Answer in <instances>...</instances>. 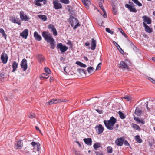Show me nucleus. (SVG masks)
Listing matches in <instances>:
<instances>
[{
    "label": "nucleus",
    "mask_w": 155,
    "mask_h": 155,
    "mask_svg": "<svg viewBox=\"0 0 155 155\" xmlns=\"http://www.w3.org/2000/svg\"><path fill=\"white\" fill-rule=\"evenodd\" d=\"M38 17L44 21L46 20L47 18L46 15H38Z\"/></svg>",
    "instance_id": "nucleus-28"
},
{
    "label": "nucleus",
    "mask_w": 155,
    "mask_h": 155,
    "mask_svg": "<svg viewBox=\"0 0 155 155\" xmlns=\"http://www.w3.org/2000/svg\"><path fill=\"white\" fill-rule=\"evenodd\" d=\"M50 82H53V78L52 77H51L50 79Z\"/></svg>",
    "instance_id": "nucleus-59"
},
{
    "label": "nucleus",
    "mask_w": 155,
    "mask_h": 155,
    "mask_svg": "<svg viewBox=\"0 0 155 155\" xmlns=\"http://www.w3.org/2000/svg\"><path fill=\"white\" fill-rule=\"evenodd\" d=\"M84 59L86 61H88V59L86 57L84 56L83 57Z\"/></svg>",
    "instance_id": "nucleus-58"
},
{
    "label": "nucleus",
    "mask_w": 155,
    "mask_h": 155,
    "mask_svg": "<svg viewBox=\"0 0 155 155\" xmlns=\"http://www.w3.org/2000/svg\"><path fill=\"white\" fill-rule=\"evenodd\" d=\"M131 127L133 128L134 129L137 130L138 131H140V127L137 124L134 123H132L131 124Z\"/></svg>",
    "instance_id": "nucleus-25"
},
{
    "label": "nucleus",
    "mask_w": 155,
    "mask_h": 155,
    "mask_svg": "<svg viewBox=\"0 0 155 155\" xmlns=\"http://www.w3.org/2000/svg\"><path fill=\"white\" fill-rule=\"evenodd\" d=\"M87 71L89 73H92L94 70V68L90 66L88 67L87 69Z\"/></svg>",
    "instance_id": "nucleus-35"
},
{
    "label": "nucleus",
    "mask_w": 155,
    "mask_h": 155,
    "mask_svg": "<svg viewBox=\"0 0 155 155\" xmlns=\"http://www.w3.org/2000/svg\"><path fill=\"white\" fill-rule=\"evenodd\" d=\"M101 147V144L99 143H94L93 145L94 148L95 150H97L98 148H100Z\"/></svg>",
    "instance_id": "nucleus-29"
},
{
    "label": "nucleus",
    "mask_w": 155,
    "mask_h": 155,
    "mask_svg": "<svg viewBox=\"0 0 155 155\" xmlns=\"http://www.w3.org/2000/svg\"><path fill=\"white\" fill-rule=\"evenodd\" d=\"M42 35L45 40L48 42H49L54 40L52 35L48 32L46 31H43Z\"/></svg>",
    "instance_id": "nucleus-2"
},
{
    "label": "nucleus",
    "mask_w": 155,
    "mask_h": 155,
    "mask_svg": "<svg viewBox=\"0 0 155 155\" xmlns=\"http://www.w3.org/2000/svg\"><path fill=\"white\" fill-rule=\"evenodd\" d=\"M49 77V74L47 73H43L40 76L41 79V78L47 79Z\"/></svg>",
    "instance_id": "nucleus-31"
},
{
    "label": "nucleus",
    "mask_w": 155,
    "mask_h": 155,
    "mask_svg": "<svg viewBox=\"0 0 155 155\" xmlns=\"http://www.w3.org/2000/svg\"><path fill=\"white\" fill-rule=\"evenodd\" d=\"M134 120L139 123H141L142 124H144V121L142 119H140L138 118H134Z\"/></svg>",
    "instance_id": "nucleus-38"
},
{
    "label": "nucleus",
    "mask_w": 155,
    "mask_h": 155,
    "mask_svg": "<svg viewBox=\"0 0 155 155\" xmlns=\"http://www.w3.org/2000/svg\"><path fill=\"white\" fill-rule=\"evenodd\" d=\"M23 143L21 140H19L17 141L16 143H15L14 147L16 149H21L22 147Z\"/></svg>",
    "instance_id": "nucleus-16"
},
{
    "label": "nucleus",
    "mask_w": 155,
    "mask_h": 155,
    "mask_svg": "<svg viewBox=\"0 0 155 155\" xmlns=\"http://www.w3.org/2000/svg\"><path fill=\"white\" fill-rule=\"evenodd\" d=\"M78 71L81 72H84V70L83 69H78Z\"/></svg>",
    "instance_id": "nucleus-62"
},
{
    "label": "nucleus",
    "mask_w": 155,
    "mask_h": 155,
    "mask_svg": "<svg viewBox=\"0 0 155 155\" xmlns=\"http://www.w3.org/2000/svg\"><path fill=\"white\" fill-rule=\"evenodd\" d=\"M116 122V119L112 116L109 120H104V123L107 129L110 130H112L114 129V125Z\"/></svg>",
    "instance_id": "nucleus-1"
},
{
    "label": "nucleus",
    "mask_w": 155,
    "mask_h": 155,
    "mask_svg": "<svg viewBox=\"0 0 155 155\" xmlns=\"http://www.w3.org/2000/svg\"><path fill=\"white\" fill-rule=\"evenodd\" d=\"M57 48L59 49L61 53H64L67 51L68 48L65 46H63L62 43H60L57 44Z\"/></svg>",
    "instance_id": "nucleus-6"
},
{
    "label": "nucleus",
    "mask_w": 155,
    "mask_h": 155,
    "mask_svg": "<svg viewBox=\"0 0 155 155\" xmlns=\"http://www.w3.org/2000/svg\"><path fill=\"white\" fill-rule=\"evenodd\" d=\"M102 11L104 13V14L103 15V17L105 18H106L107 17V15L105 10L104 9H103V10Z\"/></svg>",
    "instance_id": "nucleus-49"
},
{
    "label": "nucleus",
    "mask_w": 155,
    "mask_h": 155,
    "mask_svg": "<svg viewBox=\"0 0 155 155\" xmlns=\"http://www.w3.org/2000/svg\"><path fill=\"white\" fill-rule=\"evenodd\" d=\"M118 46V47L120 48V50H119V51L121 53V54H123L124 53V52L123 51L122 49L121 48H120V47L119 46V45H118V44L116 43L115 42H114Z\"/></svg>",
    "instance_id": "nucleus-51"
},
{
    "label": "nucleus",
    "mask_w": 155,
    "mask_h": 155,
    "mask_svg": "<svg viewBox=\"0 0 155 155\" xmlns=\"http://www.w3.org/2000/svg\"><path fill=\"white\" fill-rule=\"evenodd\" d=\"M75 152V153L76 155H81L80 152L79 151H74Z\"/></svg>",
    "instance_id": "nucleus-54"
},
{
    "label": "nucleus",
    "mask_w": 155,
    "mask_h": 155,
    "mask_svg": "<svg viewBox=\"0 0 155 155\" xmlns=\"http://www.w3.org/2000/svg\"><path fill=\"white\" fill-rule=\"evenodd\" d=\"M132 1L139 7L142 6V4L139 2L138 0H132Z\"/></svg>",
    "instance_id": "nucleus-36"
},
{
    "label": "nucleus",
    "mask_w": 155,
    "mask_h": 155,
    "mask_svg": "<svg viewBox=\"0 0 155 155\" xmlns=\"http://www.w3.org/2000/svg\"><path fill=\"white\" fill-rule=\"evenodd\" d=\"M95 129L98 134H101L104 130V127L101 124L96 125L95 127Z\"/></svg>",
    "instance_id": "nucleus-9"
},
{
    "label": "nucleus",
    "mask_w": 155,
    "mask_h": 155,
    "mask_svg": "<svg viewBox=\"0 0 155 155\" xmlns=\"http://www.w3.org/2000/svg\"><path fill=\"white\" fill-rule=\"evenodd\" d=\"M35 129H36V130H38L39 131H40V130L39 129V127L38 126H36L35 127Z\"/></svg>",
    "instance_id": "nucleus-60"
},
{
    "label": "nucleus",
    "mask_w": 155,
    "mask_h": 155,
    "mask_svg": "<svg viewBox=\"0 0 155 155\" xmlns=\"http://www.w3.org/2000/svg\"><path fill=\"white\" fill-rule=\"evenodd\" d=\"M83 140L85 143L88 146H91L92 145V140L91 138H88L83 139Z\"/></svg>",
    "instance_id": "nucleus-21"
},
{
    "label": "nucleus",
    "mask_w": 155,
    "mask_h": 155,
    "mask_svg": "<svg viewBox=\"0 0 155 155\" xmlns=\"http://www.w3.org/2000/svg\"><path fill=\"white\" fill-rule=\"evenodd\" d=\"M10 20L12 23H17L18 25H20L21 24L20 21L19 19L16 18L15 17L12 16L10 17Z\"/></svg>",
    "instance_id": "nucleus-15"
},
{
    "label": "nucleus",
    "mask_w": 155,
    "mask_h": 155,
    "mask_svg": "<svg viewBox=\"0 0 155 155\" xmlns=\"http://www.w3.org/2000/svg\"><path fill=\"white\" fill-rule=\"evenodd\" d=\"M1 60L2 63L6 64L7 61L8 57L6 54L3 53L1 56Z\"/></svg>",
    "instance_id": "nucleus-14"
},
{
    "label": "nucleus",
    "mask_w": 155,
    "mask_h": 155,
    "mask_svg": "<svg viewBox=\"0 0 155 155\" xmlns=\"http://www.w3.org/2000/svg\"><path fill=\"white\" fill-rule=\"evenodd\" d=\"M18 65V64L17 63L16 61H14L12 64V67L13 68V70L12 71V72H14L15 71L17 68Z\"/></svg>",
    "instance_id": "nucleus-27"
},
{
    "label": "nucleus",
    "mask_w": 155,
    "mask_h": 155,
    "mask_svg": "<svg viewBox=\"0 0 155 155\" xmlns=\"http://www.w3.org/2000/svg\"><path fill=\"white\" fill-rule=\"evenodd\" d=\"M34 35L35 39L37 41H40L42 39L41 37L36 31L34 32Z\"/></svg>",
    "instance_id": "nucleus-24"
},
{
    "label": "nucleus",
    "mask_w": 155,
    "mask_h": 155,
    "mask_svg": "<svg viewBox=\"0 0 155 155\" xmlns=\"http://www.w3.org/2000/svg\"><path fill=\"white\" fill-rule=\"evenodd\" d=\"M107 152L109 153H111L113 152L112 148L111 146H108L107 147Z\"/></svg>",
    "instance_id": "nucleus-39"
},
{
    "label": "nucleus",
    "mask_w": 155,
    "mask_h": 155,
    "mask_svg": "<svg viewBox=\"0 0 155 155\" xmlns=\"http://www.w3.org/2000/svg\"><path fill=\"white\" fill-rule=\"evenodd\" d=\"M60 2L62 3L65 4H68L70 3V1L69 0H60Z\"/></svg>",
    "instance_id": "nucleus-43"
},
{
    "label": "nucleus",
    "mask_w": 155,
    "mask_h": 155,
    "mask_svg": "<svg viewBox=\"0 0 155 155\" xmlns=\"http://www.w3.org/2000/svg\"><path fill=\"white\" fill-rule=\"evenodd\" d=\"M145 28V31L146 32H147L149 33H150L152 31V28H150L149 26L147 25L146 24H145V23H144V25Z\"/></svg>",
    "instance_id": "nucleus-22"
},
{
    "label": "nucleus",
    "mask_w": 155,
    "mask_h": 155,
    "mask_svg": "<svg viewBox=\"0 0 155 155\" xmlns=\"http://www.w3.org/2000/svg\"><path fill=\"white\" fill-rule=\"evenodd\" d=\"M0 33H1L3 36H4L5 38L6 37V35L4 29L2 28L0 29Z\"/></svg>",
    "instance_id": "nucleus-42"
},
{
    "label": "nucleus",
    "mask_w": 155,
    "mask_h": 155,
    "mask_svg": "<svg viewBox=\"0 0 155 155\" xmlns=\"http://www.w3.org/2000/svg\"><path fill=\"white\" fill-rule=\"evenodd\" d=\"M129 62L130 61L127 59H125L124 61H122L118 65L119 67L123 69H128V65Z\"/></svg>",
    "instance_id": "nucleus-3"
},
{
    "label": "nucleus",
    "mask_w": 155,
    "mask_h": 155,
    "mask_svg": "<svg viewBox=\"0 0 155 155\" xmlns=\"http://www.w3.org/2000/svg\"><path fill=\"white\" fill-rule=\"evenodd\" d=\"M79 26H80V25L79 23L76 24L74 27V30L75 29H76Z\"/></svg>",
    "instance_id": "nucleus-55"
},
{
    "label": "nucleus",
    "mask_w": 155,
    "mask_h": 155,
    "mask_svg": "<svg viewBox=\"0 0 155 155\" xmlns=\"http://www.w3.org/2000/svg\"><path fill=\"white\" fill-rule=\"evenodd\" d=\"M82 2L87 9L89 8V5L91 4L90 0H82Z\"/></svg>",
    "instance_id": "nucleus-26"
},
{
    "label": "nucleus",
    "mask_w": 155,
    "mask_h": 155,
    "mask_svg": "<svg viewBox=\"0 0 155 155\" xmlns=\"http://www.w3.org/2000/svg\"><path fill=\"white\" fill-rule=\"evenodd\" d=\"M148 79L149 81H151L152 83L155 84V80H153V78H149Z\"/></svg>",
    "instance_id": "nucleus-50"
},
{
    "label": "nucleus",
    "mask_w": 155,
    "mask_h": 155,
    "mask_svg": "<svg viewBox=\"0 0 155 155\" xmlns=\"http://www.w3.org/2000/svg\"><path fill=\"white\" fill-rule=\"evenodd\" d=\"M28 31L27 29L24 30L23 32L21 33L20 36L24 39H26L28 35Z\"/></svg>",
    "instance_id": "nucleus-18"
},
{
    "label": "nucleus",
    "mask_w": 155,
    "mask_h": 155,
    "mask_svg": "<svg viewBox=\"0 0 155 155\" xmlns=\"http://www.w3.org/2000/svg\"><path fill=\"white\" fill-rule=\"evenodd\" d=\"M101 66V63H99L96 67V70L100 69Z\"/></svg>",
    "instance_id": "nucleus-48"
},
{
    "label": "nucleus",
    "mask_w": 155,
    "mask_h": 155,
    "mask_svg": "<svg viewBox=\"0 0 155 155\" xmlns=\"http://www.w3.org/2000/svg\"><path fill=\"white\" fill-rule=\"evenodd\" d=\"M96 155H103V154H102V153H101L97 152H96Z\"/></svg>",
    "instance_id": "nucleus-57"
},
{
    "label": "nucleus",
    "mask_w": 155,
    "mask_h": 155,
    "mask_svg": "<svg viewBox=\"0 0 155 155\" xmlns=\"http://www.w3.org/2000/svg\"><path fill=\"white\" fill-rule=\"evenodd\" d=\"M37 57L38 62L40 63H43L45 61V58L41 54H38Z\"/></svg>",
    "instance_id": "nucleus-17"
},
{
    "label": "nucleus",
    "mask_w": 155,
    "mask_h": 155,
    "mask_svg": "<svg viewBox=\"0 0 155 155\" xmlns=\"http://www.w3.org/2000/svg\"><path fill=\"white\" fill-rule=\"evenodd\" d=\"M124 143L126 146L129 147L130 146V144L128 142L127 140H125V139L124 140Z\"/></svg>",
    "instance_id": "nucleus-46"
},
{
    "label": "nucleus",
    "mask_w": 155,
    "mask_h": 155,
    "mask_svg": "<svg viewBox=\"0 0 155 155\" xmlns=\"http://www.w3.org/2000/svg\"><path fill=\"white\" fill-rule=\"evenodd\" d=\"M106 31L111 34H113L114 32L112 31L109 28H106Z\"/></svg>",
    "instance_id": "nucleus-45"
},
{
    "label": "nucleus",
    "mask_w": 155,
    "mask_h": 155,
    "mask_svg": "<svg viewBox=\"0 0 155 155\" xmlns=\"http://www.w3.org/2000/svg\"><path fill=\"white\" fill-rule=\"evenodd\" d=\"M67 101H68V100H65V99H63V100H61V99L60 103H61V102H66Z\"/></svg>",
    "instance_id": "nucleus-56"
},
{
    "label": "nucleus",
    "mask_w": 155,
    "mask_h": 155,
    "mask_svg": "<svg viewBox=\"0 0 155 155\" xmlns=\"http://www.w3.org/2000/svg\"><path fill=\"white\" fill-rule=\"evenodd\" d=\"M135 139L139 143H141L142 142V140L140 138L139 135H136L135 137Z\"/></svg>",
    "instance_id": "nucleus-30"
},
{
    "label": "nucleus",
    "mask_w": 155,
    "mask_h": 155,
    "mask_svg": "<svg viewBox=\"0 0 155 155\" xmlns=\"http://www.w3.org/2000/svg\"><path fill=\"white\" fill-rule=\"evenodd\" d=\"M21 66L24 71L26 70L27 68V60L25 58H24L22 60L21 63Z\"/></svg>",
    "instance_id": "nucleus-11"
},
{
    "label": "nucleus",
    "mask_w": 155,
    "mask_h": 155,
    "mask_svg": "<svg viewBox=\"0 0 155 155\" xmlns=\"http://www.w3.org/2000/svg\"><path fill=\"white\" fill-rule=\"evenodd\" d=\"M43 2L44 4H45L47 3L46 0H35L34 1L35 4L38 6H41V4L40 3L41 2Z\"/></svg>",
    "instance_id": "nucleus-19"
},
{
    "label": "nucleus",
    "mask_w": 155,
    "mask_h": 155,
    "mask_svg": "<svg viewBox=\"0 0 155 155\" xmlns=\"http://www.w3.org/2000/svg\"><path fill=\"white\" fill-rule=\"evenodd\" d=\"M118 114L121 119H123L125 118L126 117L124 114L121 111H119L118 112Z\"/></svg>",
    "instance_id": "nucleus-33"
},
{
    "label": "nucleus",
    "mask_w": 155,
    "mask_h": 155,
    "mask_svg": "<svg viewBox=\"0 0 155 155\" xmlns=\"http://www.w3.org/2000/svg\"><path fill=\"white\" fill-rule=\"evenodd\" d=\"M35 114L33 113H31L30 114L29 116V117L30 118L32 119L35 117Z\"/></svg>",
    "instance_id": "nucleus-44"
},
{
    "label": "nucleus",
    "mask_w": 155,
    "mask_h": 155,
    "mask_svg": "<svg viewBox=\"0 0 155 155\" xmlns=\"http://www.w3.org/2000/svg\"><path fill=\"white\" fill-rule=\"evenodd\" d=\"M125 6L126 8H128L131 12L135 13L137 12V10L134 8L131 5L126 4L125 5Z\"/></svg>",
    "instance_id": "nucleus-20"
},
{
    "label": "nucleus",
    "mask_w": 155,
    "mask_h": 155,
    "mask_svg": "<svg viewBox=\"0 0 155 155\" xmlns=\"http://www.w3.org/2000/svg\"><path fill=\"white\" fill-rule=\"evenodd\" d=\"M121 99L122 100H123V99H125L126 101H129L131 100V97L129 96H126L124 97H121Z\"/></svg>",
    "instance_id": "nucleus-40"
},
{
    "label": "nucleus",
    "mask_w": 155,
    "mask_h": 155,
    "mask_svg": "<svg viewBox=\"0 0 155 155\" xmlns=\"http://www.w3.org/2000/svg\"><path fill=\"white\" fill-rule=\"evenodd\" d=\"M99 5L101 8L102 10V11L103 10V9H104V8L102 5L101 3H99Z\"/></svg>",
    "instance_id": "nucleus-53"
},
{
    "label": "nucleus",
    "mask_w": 155,
    "mask_h": 155,
    "mask_svg": "<svg viewBox=\"0 0 155 155\" xmlns=\"http://www.w3.org/2000/svg\"><path fill=\"white\" fill-rule=\"evenodd\" d=\"M31 144L33 147V151L35 152L39 151L40 150V146L39 143L38 142H32L31 143Z\"/></svg>",
    "instance_id": "nucleus-4"
},
{
    "label": "nucleus",
    "mask_w": 155,
    "mask_h": 155,
    "mask_svg": "<svg viewBox=\"0 0 155 155\" xmlns=\"http://www.w3.org/2000/svg\"><path fill=\"white\" fill-rule=\"evenodd\" d=\"M54 7L55 9H58L62 8V5L57 1L54 0L53 2Z\"/></svg>",
    "instance_id": "nucleus-13"
},
{
    "label": "nucleus",
    "mask_w": 155,
    "mask_h": 155,
    "mask_svg": "<svg viewBox=\"0 0 155 155\" xmlns=\"http://www.w3.org/2000/svg\"><path fill=\"white\" fill-rule=\"evenodd\" d=\"M48 27L49 29L51 30V32L53 33V35L54 36L57 35V32L53 25L51 24H49L48 25Z\"/></svg>",
    "instance_id": "nucleus-10"
},
{
    "label": "nucleus",
    "mask_w": 155,
    "mask_h": 155,
    "mask_svg": "<svg viewBox=\"0 0 155 155\" xmlns=\"http://www.w3.org/2000/svg\"><path fill=\"white\" fill-rule=\"evenodd\" d=\"M44 70L45 72L48 74H50L51 73V71L47 67H45L44 68Z\"/></svg>",
    "instance_id": "nucleus-41"
},
{
    "label": "nucleus",
    "mask_w": 155,
    "mask_h": 155,
    "mask_svg": "<svg viewBox=\"0 0 155 155\" xmlns=\"http://www.w3.org/2000/svg\"><path fill=\"white\" fill-rule=\"evenodd\" d=\"M143 19V23L144 25V23L147 24H151V20L150 18L147 16H143L142 17Z\"/></svg>",
    "instance_id": "nucleus-12"
},
{
    "label": "nucleus",
    "mask_w": 155,
    "mask_h": 155,
    "mask_svg": "<svg viewBox=\"0 0 155 155\" xmlns=\"http://www.w3.org/2000/svg\"><path fill=\"white\" fill-rule=\"evenodd\" d=\"M20 18L22 21H27L30 19L29 17L26 15L25 12L23 11L20 12Z\"/></svg>",
    "instance_id": "nucleus-5"
},
{
    "label": "nucleus",
    "mask_w": 155,
    "mask_h": 155,
    "mask_svg": "<svg viewBox=\"0 0 155 155\" xmlns=\"http://www.w3.org/2000/svg\"><path fill=\"white\" fill-rule=\"evenodd\" d=\"M75 142H76V143L78 144V145L80 147H81V144L79 143V142L78 141H76Z\"/></svg>",
    "instance_id": "nucleus-61"
},
{
    "label": "nucleus",
    "mask_w": 155,
    "mask_h": 155,
    "mask_svg": "<svg viewBox=\"0 0 155 155\" xmlns=\"http://www.w3.org/2000/svg\"><path fill=\"white\" fill-rule=\"evenodd\" d=\"M142 113V111L139 108H137L135 111V114L137 115H140Z\"/></svg>",
    "instance_id": "nucleus-32"
},
{
    "label": "nucleus",
    "mask_w": 155,
    "mask_h": 155,
    "mask_svg": "<svg viewBox=\"0 0 155 155\" xmlns=\"http://www.w3.org/2000/svg\"><path fill=\"white\" fill-rule=\"evenodd\" d=\"M61 99H52L50 100L48 102H46L45 103V105L48 106L51 105L53 104H57L60 103Z\"/></svg>",
    "instance_id": "nucleus-8"
},
{
    "label": "nucleus",
    "mask_w": 155,
    "mask_h": 155,
    "mask_svg": "<svg viewBox=\"0 0 155 155\" xmlns=\"http://www.w3.org/2000/svg\"><path fill=\"white\" fill-rule=\"evenodd\" d=\"M90 44L89 43L86 42L85 43V45L87 46H88L90 45Z\"/></svg>",
    "instance_id": "nucleus-63"
},
{
    "label": "nucleus",
    "mask_w": 155,
    "mask_h": 155,
    "mask_svg": "<svg viewBox=\"0 0 155 155\" xmlns=\"http://www.w3.org/2000/svg\"><path fill=\"white\" fill-rule=\"evenodd\" d=\"M113 13L114 15H116L117 14V10L116 9L115 7H113Z\"/></svg>",
    "instance_id": "nucleus-47"
},
{
    "label": "nucleus",
    "mask_w": 155,
    "mask_h": 155,
    "mask_svg": "<svg viewBox=\"0 0 155 155\" xmlns=\"http://www.w3.org/2000/svg\"><path fill=\"white\" fill-rule=\"evenodd\" d=\"M51 45V47L52 49H54L55 47V45L54 44V40H53L52 41L49 42Z\"/></svg>",
    "instance_id": "nucleus-34"
},
{
    "label": "nucleus",
    "mask_w": 155,
    "mask_h": 155,
    "mask_svg": "<svg viewBox=\"0 0 155 155\" xmlns=\"http://www.w3.org/2000/svg\"><path fill=\"white\" fill-rule=\"evenodd\" d=\"M76 64L78 65H79L80 66L83 67L84 68H85L86 67V65L84 64L83 63L79 61H78L76 62Z\"/></svg>",
    "instance_id": "nucleus-37"
},
{
    "label": "nucleus",
    "mask_w": 155,
    "mask_h": 155,
    "mask_svg": "<svg viewBox=\"0 0 155 155\" xmlns=\"http://www.w3.org/2000/svg\"><path fill=\"white\" fill-rule=\"evenodd\" d=\"M68 66H66L65 67H64V70L65 72V73H68V71L67 70L68 69Z\"/></svg>",
    "instance_id": "nucleus-52"
},
{
    "label": "nucleus",
    "mask_w": 155,
    "mask_h": 155,
    "mask_svg": "<svg viewBox=\"0 0 155 155\" xmlns=\"http://www.w3.org/2000/svg\"><path fill=\"white\" fill-rule=\"evenodd\" d=\"M124 138L123 137L117 138L115 140V143L118 146H122L124 144Z\"/></svg>",
    "instance_id": "nucleus-7"
},
{
    "label": "nucleus",
    "mask_w": 155,
    "mask_h": 155,
    "mask_svg": "<svg viewBox=\"0 0 155 155\" xmlns=\"http://www.w3.org/2000/svg\"><path fill=\"white\" fill-rule=\"evenodd\" d=\"M96 46V41L94 38H93L92 39L91 49L93 50H94L95 49Z\"/></svg>",
    "instance_id": "nucleus-23"
},
{
    "label": "nucleus",
    "mask_w": 155,
    "mask_h": 155,
    "mask_svg": "<svg viewBox=\"0 0 155 155\" xmlns=\"http://www.w3.org/2000/svg\"><path fill=\"white\" fill-rule=\"evenodd\" d=\"M129 42V43L131 46H133L134 45L132 43V42H131V41H130L129 40H128Z\"/></svg>",
    "instance_id": "nucleus-64"
}]
</instances>
